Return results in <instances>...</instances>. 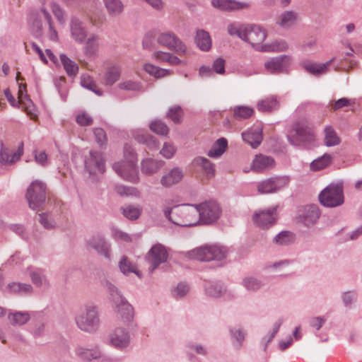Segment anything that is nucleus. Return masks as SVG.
Returning <instances> with one entry per match:
<instances>
[{"label": "nucleus", "instance_id": "nucleus-1", "mask_svg": "<svg viewBox=\"0 0 362 362\" xmlns=\"http://www.w3.org/2000/svg\"><path fill=\"white\" fill-rule=\"evenodd\" d=\"M164 216L175 225L191 227L199 223L198 211L195 205L182 204L173 207L165 206Z\"/></svg>", "mask_w": 362, "mask_h": 362}, {"label": "nucleus", "instance_id": "nucleus-2", "mask_svg": "<svg viewBox=\"0 0 362 362\" xmlns=\"http://www.w3.org/2000/svg\"><path fill=\"white\" fill-rule=\"evenodd\" d=\"M74 320L81 331L87 333L96 332L100 324L98 307L92 302L84 303L76 313Z\"/></svg>", "mask_w": 362, "mask_h": 362}, {"label": "nucleus", "instance_id": "nucleus-3", "mask_svg": "<svg viewBox=\"0 0 362 362\" xmlns=\"http://www.w3.org/2000/svg\"><path fill=\"white\" fill-rule=\"evenodd\" d=\"M105 288L110 293L113 309L117 317L124 323L130 322L134 317V308L120 294L117 288L110 282L107 281Z\"/></svg>", "mask_w": 362, "mask_h": 362}, {"label": "nucleus", "instance_id": "nucleus-4", "mask_svg": "<svg viewBox=\"0 0 362 362\" xmlns=\"http://www.w3.org/2000/svg\"><path fill=\"white\" fill-rule=\"evenodd\" d=\"M227 250L217 245H205L187 252L186 256L191 259L202 262L220 260L226 257Z\"/></svg>", "mask_w": 362, "mask_h": 362}, {"label": "nucleus", "instance_id": "nucleus-5", "mask_svg": "<svg viewBox=\"0 0 362 362\" xmlns=\"http://www.w3.org/2000/svg\"><path fill=\"white\" fill-rule=\"evenodd\" d=\"M155 37L158 45L173 51L179 55L187 54V46L174 32L170 30L158 32Z\"/></svg>", "mask_w": 362, "mask_h": 362}, {"label": "nucleus", "instance_id": "nucleus-6", "mask_svg": "<svg viewBox=\"0 0 362 362\" xmlns=\"http://www.w3.org/2000/svg\"><path fill=\"white\" fill-rule=\"evenodd\" d=\"M26 199L30 209L40 210L46 200V185L41 181H33L27 189Z\"/></svg>", "mask_w": 362, "mask_h": 362}, {"label": "nucleus", "instance_id": "nucleus-7", "mask_svg": "<svg viewBox=\"0 0 362 362\" xmlns=\"http://www.w3.org/2000/svg\"><path fill=\"white\" fill-rule=\"evenodd\" d=\"M198 211L199 223L203 224H212L221 216V209L220 205L215 201H208L195 205Z\"/></svg>", "mask_w": 362, "mask_h": 362}, {"label": "nucleus", "instance_id": "nucleus-8", "mask_svg": "<svg viewBox=\"0 0 362 362\" xmlns=\"http://www.w3.org/2000/svg\"><path fill=\"white\" fill-rule=\"evenodd\" d=\"M319 199L327 207L341 206L344 202L342 186L339 184L329 185L321 192Z\"/></svg>", "mask_w": 362, "mask_h": 362}, {"label": "nucleus", "instance_id": "nucleus-9", "mask_svg": "<svg viewBox=\"0 0 362 362\" xmlns=\"http://www.w3.org/2000/svg\"><path fill=\"white\" fill-rule=\"evenodd\" d=\"M267 33L263 28L257 25H246L243 40L250 43L257 51L262 52L263 42Z\"/></svg>", "mask_w": 362, "mask_h": 362}, {"label": "nucleus", "instance_id": "nucleus-10", "mask_svg": "<svg viewBox=\"0 0 362 362\" xmlns=\"http://www.w3.org/2000/svg\"><path fill=\"white\" fill-rule=\"evenodd\" d=\"M86 247L88 250H94L105 259H110L111 258V244L103 234L96 233L91 235L86 240Z\"/></svg>", "mask_w": 362, "mask_h": 362}, {"label": "nucleus", "instance_id": "nucleus-11", "mask_svg": "<svg viewBox=\"0 0 362 362\" xmlns=\"http://www.w3.org/2000/svg\"><path fill=\"white\" fill-rule=\"evenodd\" d=\"M43 21H45L48 25L52 21L51 15L45 8L33 11L30 13L28 21L31 27V31L37 37L43 35Z\"/></svg>", "mask_w": 362, "mask_h": 362}, {"label": "nucleus", "instance_id": "nucleus-12", "mask_svg": "<svg viewBox=\"0 0 362 362\" xmlns=\"http://www.w3.org/2000/svg\"><path fill=\"white\" fill-rule=\"evenodd\" d=\"M136 163L132 161H120L113 165V169L122 179L137 182L139 177Z\"/></svg>", "mask_w": 362, "mask_h": 362}, {"label": "nucleus", "instance_id": "nucleus-13", "mask_svg": "<svg viewBox=\"0 0 362 362\" xmlns=\"http://www.w3.org/2000/svg\"><path fill=\"white\" fill-rule=\"evenodd\" d=\"M168 258V252L165 246L160 243L154 245L148 251L146 259L150 264L149 272H152L160 264L165 263Z\"/></svg>", "mask_w": 362, "mask_h": 362}, {"label": "nucleus", "instance_id": "nucleus-14", "mask_svg": "<svg viewBox=\"0 0 362 362\" xmlns=\"http://www.w3.org/2000/svg\"><path fill=\"white\" fill-rule=\"evenodd\" d=\"M276 211L277 206H272L255 211L252 216L255 224L262 228L273 226L277 218Z\"/></svg>", "mask_w": 362, "mask_h": 362}, {"label": "nucleus", "instance_id": "nucleus-15", "mask_svg": "<svg viewBox=\"0 0 362 362\" xmlns=\"http://www.w3.org/2000/svg\"><path fill=\"white\" fill-rule=\"evenodd\" d=\"M130 341L129 332L121 327H116L108 336V344L119 350H123L128 347Z\"/></svg>", "mask_w": 362, "mask_h": 362}, {"label": "nucleus", "instance_id": "nucleus-16", "mask_svg": "<svg viewBox=\"0 0 362 362\" xmlns=\"http://www.w3.org/2000/svg\"><path fill=\"white\" fill-rule=\"evenodd\" d=\"M294 134L288 136L289 142L294 146L310 144L314 140L310 129L305 124L298 122L294 127Z\"/></svg>", "mask_w": 362, "mask_h": 362}, {"label": "nucleus", "instance_id": "nucleus-17", "mask_svg": "<svg viewBox=\"0 0 362 362\" xmlns=\"http://www.w3.org/2000/svg\"><path fill=\"white\" fill-rule=\"evenodd\" d=\"M85 168L92 175L103 173L105 171V160L102 154L96 151H90L85 158Z\"/></svg>", "mask_w": 362, "mask_h": 362}, {"label": "nucleus", "instance_id": "nucleus-18", "mask_svg": "<svg viewBox=\"0 0 362 362\" xmlns=\"http://www.w3.org/2000/svg\"><path fill=\"white\" fill-rule=\"evenodd\" d=\"M291 62V57L288 55H280L267 60L264 66L267 72L272 74H279L286 71Z\"/></svg>", "mask_w": 362, "mask_h": 362}, {"label": "nucleus", "instance_id": "nucleus-19", "mask_svg": "<svg viewBox=\"0 0 362 362\" xmlns=\"http://www.w3.org/2000/svg\"><path fill=\"white\" fill-rule=\"evenodd\" d=\"M288 177H275L259 182L257 190L260 194L274 193L284 187L288 183Z\"/></svg>", "mask_w": 362, "mask_h": 362}, {"label": "nucleus", "instance_id": "nucleus-20", "mask_svg": "<svg viewBox=\"0 0 362 362\" xmlns=\"http://www.w3.org/2000/svg\"><path fill=\"white\" fill-rule=\"evenodd\" d=\"M23 142H21L18 148L15 151H11L8 148L4 146L1 142L0 149V163L1 165H8L18 161L23 154Z\"/></svg>", "mask_w": 362, "mask_h": 362}, {"label": "nucleus", "instance_id": "nucleus-21", "mask_svg": "<svg viewBox=\"0 0 362 362\" xmlns=\"http://www.w3.org/2000/svg\"><path fill=\"white\" fill-rule=\"evenodd\" d=\"M320 216V211L317 205H308L299 214L298 220L305 226L315 225Z\"/></svg>", "mask_w": 362, "mask_h": 362}, {"label": "nucleus", "instance_id": "nucleus-22", "mask_svg": "<svg viewBox=\"0 0 362 362\" xmlns=\"http://www.w3.org/2000/svg\"><path fill=\"white\" fill-rule=\"evenodd\" d=\"M211 5L222 11H235L248 9L250 4L247 2L236 0H211Z\"/></svg>", "mask_w": 362, "mask_h": 362}, {"label": "nucleus", "instance_id": "nucleus-23", "mask_svg": "<svg viewBox=\"0 0 362 362\" xmlns=\"http://www.w3.org/2000/svg\"><path fill=\"white\" fill-rule=\"evenodd\" d=\"M75 354L83 362H91L100 357V347L95 346L88 348L78 346L75 349Z\"/></svg>", "mask_w": 362, "mask_h": 362}, {"label": "nucleus", "instance_id": "nucleus-24", "mask_svg": "<svg viewBox=\"0 0 362 362\" xmlns=\"http://www.w3.org/2000/svg\"><path fill=\"white\" fill-rule=\"evenodd\" d=\"M72 38L78 43H83L86 37L87 32L83 23L76 17H72L69 23Z\"/></svg>", "mask_w": 362, "mask_h": 362}, {"label": "nucleus", "instance_id": "nucleus-25", "mask_svg": "<svg viewBox=\"0 0 362 362\" xmlns=\"http://www.w3.org/2000/svg\"><path fill=\"white\" fill-rule=\"evenodd\" d=\"M333 59L325 63L320 64L310 60H305L301 62V66L310 74L315 76L326 74Z\"/></svg>", "mask_w": 362, "mask_h": 362}, {"label": "nucleus", "instance_id": "nucleus-26", "mask_svg": "<svg viewBox=\"0 0 362 362\" xmlns=\"http://www.w3.org/2000/svg\"><path fill=\"white\" fill-rule=\"evenodd\" d=\"M242 138L243 141L249 144L252 148H257L259 146L263 139L262 127L258 126L243 132Z\"/></svg>", "mask_w": 362, "mask_h": 362}, {"label": "nucleus", "instance_id": "nucleus-27", "mask_svg": "<svg viewBox=\"0 0 362 362\" xmlns=\"http://www.w3.org/2000/svg\"><path fill=\"white\" fill-rule=\"evenodd\" d=\"M30 314L28 311L8 310L7 319L13 327H21L26 325L30 320Z\"/></svg>", "mask_w": 362, "mask_h": 362}, {"label": "nucleus", "instance_id": "nucleus-28", "mask_svg": "<svg viewBox=\"0 0 362 362\" xmlns=\"http://www.w3.org/2000/svg\"><path fill=\"white\" fill-rule=\"evenodd\" d=\"M27 272L33 284L37 287L48 286L49 281L42 269L29 267Z\"/></svg>", "mask_w": 362, "mask_h": 362}, {"label": "nucleus", "instance_id": "nucleus-29", "mask_svg": "<svg viewBox=\"0 0 362 362\" xmlns=\"http://www.w3.org/2000/svg\"><path fill=\"white\" fill-rule=\"evenodd\" d=\"M151 57L158 63L166 62L171 66L179 65L182 62L181 59L171 52L160 50L153 52Z\"/></svg>", "mask_w": 362, "mask_h": 362}, {"label": "nucleus", "instance_id": "nucleus-30", "mask_svg": "<svg viewBox=\"0 0 362 362\" xmlns=\"http://www.w3.org/2000/svg\"><path fill=\"white\" fill-rule=\"evenodd\" d=\"M183 178V173L179 168H174L160 178V184L168 187L180 182Z\"/></svg>", "mask_w": 362, "mask_h": 362}, {"label": "nucleus", "instance_id": "nucleus-31", "mask_svg": "<svg viewBox=\"0 0 362 362\" xmlns=\"http://www.w3.org/2000/svg\"><path fill=\"white\" fill-rule=\"evenodd\" d=\"M298 20V13L294 11H286L281 13L276 23L282 28L288 29L294 25Z\"/></svg>", "mask_w": 362, "mask_h": 362}, {"label": "nucleus", "instance_id": "nucleus-32", "mask_svg": "<svg viewBox=\"0 0 362 362\" xmlns=\"http://www.w3.org/2000/svg\"><path fill=\"white\" fill-rule=\"evenodd\" d=\"M274 165V160L269 156L262 154L256 156L252 165V168L255 172H262L270 169Z\"/></svg>", "mask_w": 362, "mask_h": 362}, {"label": "nucleus", "instance_id": "nucleus-33", "mask_svg": "<svg viewBox=\"0 0 362 362\" xmlns=\"http://www.w3.org/2000/svg\"><path fill=\"white\" fill-rule=\"evenodd\" d=\"M195 43L202 51H209L211 47V39L209 33L204 30H197Z\"/></svg>", "mask_w": 362, "mask_h": 362}, {"label": "nucleus", "instance_id": "nucleus-34", "mask_svg": "<svg viewBox=\"0 0 362 362\" xmlns=\"http://www.w3.org/2000/svg\"><path fill=\"white\" fill-rule=\"evenodd\" d=\"M122 68L117 64L107 67L105 74V83L107 86H112L117 82L121 76Z\"/></svg>", "mask_w": 362, "mask_h": 362}, {"label": "nucleus", "instance_id": "nucleus-35", "mask_svg": "<svg viewBox=\"0 0 362 362\" xmlns=\"http://www.w3.org/2000/svg\"><path fill=\"white\" fill-rule=\"evenodd\" d=\"M163 164L162 160L147 158L141 162V171L146 175H151L158 172Z\"/></svg>", "mask_w": 362, "mask_h": 362}, {"label": "nucleus", "instance_id": "nucleus-36", "mask_svg": "<svg viewBox=\"0 0 362 362\" xmlns=\"http://www.w3.org/2000/svg\"><path fill=\"white\" fill-rule=\"evenodd\" d=\"M33 291V286L29 284L13 282L5 286L4 292L18 294H30Z\"/></svg>", "mask_w": 362, "mask_h": 362}, {"label": "nucleus", "instance_id": "nucleus-37", "mask_svg": "<svg viewBox=\"0 0 362 362\" xmlns=\"http://www.w3.org/2000/svg\"><path fill=\"white\" fill-rule=\"evenodd\" d=\"M100 46V38L97 35L90 36L84 45L83 52L88 57L95 56Z\"/></svg>", "mask_w": 362, "mask_h": 362}, {"label": "nucleus", "instance_id": "nucleus-38", "mask_svg": "<svg viewBox=\"0 0 362 362\" xmlns=\"http://www.w3.org/2000/svg\"><path fill=\"white\" fill-rule=\"evenodd\" d=\"M257 108L262 112H270L279 108V103L276 98L270 96L259 100L257 104Z\"/></svg>", "mask_w": 362, "mask_h": 362}, {"label": "nucleus", "instance_id": "nucleus-39", "mask_svg": "<svg viewBox=\"0 0 362 362\" xmlns=\"http://www.w3.org/2000/svg\"><path fill=\"white\" fill-rule=\"evenodd\" d=\"M193 163L195 165L201 167L208 177L214 175L215 169L214 164L207 158L199 156L194 159Z\"/></svg>", "mask_w": 362, "mask_h": 362}, {"label": "nucleus", "instance_id": "nucleus-40", "mask_svg": "<svg viewBox=\"0 0 362 362\" xmlns=\"http://www.w3.org/2000/svg\"><path fill=\"white\" fill-rule=\"evenodd\" d=\"M60 59L67 75L70 77L76 76L78 71V64L64 54L60 55Z\"/></svg>", "mask_w": 362, "mask_h": 362}, {"label": "nucleus", "instance_id": "nucleus-41", "mask_svg": "<svg viewBox=\"0 0 362 362\" xmlns=\"http://www.w3.org/2000/svg\"><path fill=\"white\" fill-rule=\"evenodd\" d=\"M228 142L226 139H218L209 151L208 156L211 158H218L221 156L226 150Z\"/></svg>", "mask_w": 362, "mask_h": 362}, {"label": "nucleus", "instance_id": "nucleus-42", "mask_svg": "<svg viewBox=\"0 0 362 362\" xmlns=\"http://www.w3.org/2000/svg\"><path fill=\"white\" fill-rule=\"evenodd\" d=\"M144 69L151 76L156 78H160L171 74V71L168 69L160 68L153 64L146 63L144 65Z\"/></svg>", "mask_w": 362, "mask_h": 362}, {"label": "nucleus", "instance_id": "nucleus-43", "mask_svg": "<svg viewBox=\"0 0 362 362\" xmlns=\"http://www.w3.org/2000/svg\"><path fill=\"white\" fill-rule=\"evenodd\" d=\"M288 49V44L284 40H275L269 44H264L262 52H284Z\"/></svg>", "mask_w": 362, "mask_h": 362}, {"label": "nucleus", "instance_id": "nucleus-44", "mask_svg": "<svg viewBox=\"0 0 362 362\" xmlns=\"http://www.w3.org/2000/svg\"><path fill=\"white\" fill-rule=\"evenodd\" d=\"M105 6L111 16H118L122 13L124 5L121 0H103Z\"/></svg>", "mask_w": 362, "mask_h": 362}, {"label": "nucleus", "instance_id": "nucleus-45", "mask_svg": "<svg viewBox=\"0 0 362 362\" xmlns=\"http://www.w3.org/2000/svg\"><path fill=\"white\" fill-rule=\"evenodd\" d=\"M264 285L263 282L254 276H246L243 279V286L248 291L255 292Z\"/></svg>", "mask_w": 362, "mask_h": 362}, {"label": "nucleus", "instance_id": "nucleus-46", "mask_svg": "<svg viewBox=\"0 0 362 362\" xmlns=\"http://www.w3.org/2000/svg\"><path fill=\"white\" fill-rule=\"evenodd\" d=\"M235 119L241 120L250 117L254 114V109L248 106H236L233 109Z\"/></svg>", "mask_w": 362, "mask_h": 362}, {"label": "nucleus", "instance_id": "nucleus-47", "mask_svg": "<svg viewBox=\"0 0 362 362\" xmlns=\"http://www.w3.org/2000/svg\"><path fill=\"white\" fill-rule=\"evenodd\" d=\"M117 88L127 91L139 92L142 90V85L140 82L132 79H126L117 84Z\"/></svg>", "mask_w": 362, "mask_h": 362}, {"label": "nucleus", "instance_id": "nucleus-48", "mask_svg": "<svg viewBox=\"0 0 362 362\" xmlns=\"http://www.w3.org/2000/svg\"><path fill=\"white\" fill-rule=\"evenodd\" d=\"M206 294L212 298H218L225 291L224 288L219 284L208 282L204 286Z\"/></svg>", "mask_w": 362, "mask_h": 362}, {"label": "nucleus", "instance_id": "nucleus-49", "mask_svg": "<svg viewBox=\"0 0 362 362\" xmlns=\"http://www.w3.org/2000/svg\"><path fill=\"white\" fill-rule=\"evenodd\" d=\"M122 214L129 220L137 219L141 213V208L134 205H126L122 207Z\"/></svg>", "mask_w": 362, "mask_h": 362}, {"label": "nucleus", "instance_id": "nucleus-50", "mask_svg": "<svg viewBox=\"0 0 362 362\" xmlns=\"http://www.w3.org/2000/svg\"><path fill=\"white\" fill-rule=\"evenodd\" d=\"M332 161V156L329 154H324L320 158L313 160L310 163L312 170L317 171L327 168Z\"/></svg>", "mask_w": 362, "mask_h": 362}, {"label": "nucleus", "instance_id": "nucleus-51", "mask_svg": "<svg viewBox=\"0 0 362 362\" xmlns=\"http://www.w3.org/2000/svg\"><path fill=\"white\" fill-rule=\"evenodd\" d=\"M325 144L326 146H332L338 145L340 143L339 138L331 127H327L325 129Z\"/></svg>", "mask_w": 362, "mask_h": 362}, {"label": "nucleus", "instance_id": "nucleus-52", "mask_svg": "<svg viewBox=\"0 0 362 362\" xmlns=\"http://www.w3.org/2000/svg\"><path fill=\"white\" fill-rule=\"evenodd\" d=\"M119 267L124 274L127 275L129 273H135L137 276H139V272L136 269L135 266L132 264L127 257L121 258L119 262Z\"/></svg>", "mask_w": 362, "mask_h": 362}, {"label": "nucleus", "instance_id": "nucleus-53", "mask_svg": "<svg viewBox=\"0 0 362 362\" xmlns=\"http://www.w3.org/2000/svg\"><path fill=\"white\" fill-rule=\"evenodd\" d=\"M149 127L152 132L161 136L168 135L169 132L168 126L164 122L158 119L153 121Z\"/></svg>", "mask_w": 362, "mask_h": 362}, {"label": "nucleus", "instance_id": "nucleus-54", "mask_svg": "<svg viewBox=\"0 0 362 362\" xmlns=\"http://www.w3.org/2000/svg\"><path fill=\"white\" fill-rule=\"evenodd\" d=\"M115 190L117 194L121 196H134L139 197L140 196V192L133 187H126L124 185H117Z\"/></svg>", "mask_w": 362, "mask_h": 362}, {"label": "nucleus", "instance_id": "nucleus-55", "mask_svg": "<svg viewBox=\"0 0 362 362\" xmlns=\"http://www.w3.org/2000/svg\"><path fill=\"white\" fill-rule=\"evenodd\" d=\"M166 116L173 122L178 124L182 121L183 112L180 106H175L169 109Z\"/></svg>", "mask_w": 362, "mask_h": 362}, {"label": "nucleus", "instance_id": "nucleus-56", "mask_svg": "<svg viewBox=\"0 0 362 362\" xmlns=\"http://www.w3.org/2000/svg\"><path fill=\"white\" fill-rule=\"evenodd\" d=\"M293 239V238L291 233L283 231L275 236L274 242L279 245H287L292 243Z\"/></svg>", "mask_w": 362, "mask_h": 362}, {"label": "nucleus", "instance_id": "nucleus-57", "mask_svg": "<svg viewBox=\"0 0 362 362\" xmlns=\"http://www.w3.org/2000/svg\"><path fill=\"white\" fill-rule=\"evenodd\" d=\"M81 84L83 87L95 93L97 95H102V91L98 88L97 85L90 76H83L81 78Z\"/></svg>", "mask_w": 362, "mask_h": 362}, {"label": "nucleus", "instance_id": "nucleus-58", "mask_svg": "<svg viewBox=\"0 0 362 362\" xmlns=\"http://www.w3.org/2000/svg\"><path fill=\"white\" fill-rule=\"evenodd\" d=\"M135 139L139 143L146 144L150 148H156L158 147L157 141L151 135L146 134H137L134 136Z\"/></svg>", "mask_w": 362, "mask_h": 362}, {"label": "nucleus", "instance_id": "nucleus-59", "mask_svg": "<svg viewBox=\"0 0 362 362\" xmlns=\"http://www.w3.org/2000/svg\"><path fill=\"white\" fill-rule=\"evenodd\" d=\"M246 25H236L230 23L228 25V32L230 35H237L240 39H243Z\"/></svg>", "mask_w": 362, "mask_h": 362}, {"label": "nucleus", "instance_id": "nucleus-60", "mask_svg": "<svg viewBox=\"0 0 362 362\" xmlns=\"http://www.w3.org/2000/svg\"><path fill=\"white\" fill-rule=\"evenodd\" d=\"M189 291V286L186 283L181 282L173 290V296L175 298L184 297Z\"/></svg>", "mask_w": 362, "mask_h": 362}, {"label": "nucleus", "instance_id": "nucleus-61", "mask_svg": "<svg viewBox=\"0 0 362 362\" xmlns=\"http://www.w3.org/2000/svg\"><path fill=\"white\" fill-rule=\"evenodd\" d=\"M45 330V322L43 320H39L33 323L31 333L35 337L43 335Z\"/></svg>", "mask_w": 362, "mask_h": 362}, {"label": "nucleus", "instance_id": "nucleus-62", "mask_svg": "<svg viewBox=\"0 0 362 362\" xmlns=\"http://www.w3.org/2000/svg\"><path fill=\"white\" fill-rule=\"evenodd\" d=\"M39 221L47 229L53 228L56 225L54 219L48 214H39Z\"/></svg>", "mask_w": 362, "mask_h": 362}, {"label": "nucleus", "instance_id": "nucleus-63", "mask_svg": "<svg viewBox=\"0 0 362 362\" xmlns=\"http://www.w3.org/2000/svg\"><path fill=\"white\" fill-rule=\"evenodd\" d=\"M124 161H132L136 163L137 157L134 149L129 144H125L124 147Z\"/></svg>", "mask_w": 362, "mask_h": 362}, {"label": "nucleus", "instance_id": "nucleus-64", "mask_svg": "<svg viewBox=\"0 0 362 362\" xmlns=\"http://www.w3.org/2000/svg\"><path fill=\"white\" fill-rule=\"evenodd\" d=\"M176 151L175 148L172 144L165 143L160 150V154L167 159L171 158Z\"/></svg>", "mask_w": 362, "mask_h": 362}]
</instances>
